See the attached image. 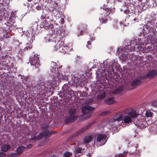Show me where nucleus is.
<instances>
[{"mask_svg": "<svg viewBox=\"0 0 157 157\" xmlns=\"http://www.w3.org/2000/svg\"><path fill=\"white\" fill-rule=\"evenodd\" d=\"M118 1L122 2L123 0H117Z\"/></svg>", "mask_w": 157, "mask_h": 157, "instance_id": "nucleus-61", "label": "nucleus"}, {"mask_svg": "<svg viewBox=\"0 0 157 157\" xmlns=\"http://www.w3.org/2000/svg\"><path fill=\"white\" fill-rule=\"evenodd\" d=\"M36 9L38 10H40L41 9V6L40 5H38L36 6Z\"/></svg>", "mask_w": 157, "mask_h": 157, "instance_id": "nucleus-50", "label": "nucleus"}, {"mask_svg": "<svg viewBox=\"0 0 157 157\" xmlns=\"http://www.w3.org/2000/svg\"><path fill=\"white\" fill-rule=\"evenodd\" d=\"M117 24H117V23H115V25H114V26H115V25L117 26Z\"/></svg>", "mask_w": 157, "mask_h": 157, "instance_id": "nucleus-58", "label": "nucleus"}, {"mask_svg": "<svg viewBox=\"0 0 157 157\" xmlns=\"http://www.w3.org/2000/svg\"><path fill=\"white\" fill-rule=\"evenodd\" d=\"M55 3L56 5V6H57L58 5V4L57 3Z\"/></svg>", "mask_w": 157, "mask_h": 157, "instance_id": "nucleus-60", "label": "nucleus"}, {"mask_svg": "<svg viewBox=\"0 0 157 157\" xmlns=\"http://www.w3.org/2000/svg\"><path fill=\"white\" fill-rule=\"evenodd\" d=\"M124 112L125 113H127L128 116L125 115L123 116V121H124V123H123V124H124V123L129 124L130 123H131L132 122V118L135 119L136 118L137 116V114L135 111H132L127 113L125 111Z\"/></svg>", "mask_w": 157, "mask_h": 157, "instance_id": "nucleus-6", "label": "nucleus"}, {"mask_svg": "<svg viewBox=\"0 0 157 157\" xmlns=\"http://www.w3.org/2000/svg\"><path fill=\"white\" fill-rule=\"evenodd\" d=\"M11 148V147L10 145L7 144H3L1 147V151L5 152L10 151Z\"/></svg>", "mask_w": 157, "mask_h": 157, "instance_id": "nucleus-17", "label": "nucleus"}, {"mask_svg": "<svg viewBox=\"0 0 157 157\" xmlns=\"http://www.w3.org/2000/svg\"><path fill=\"white\" fill-rule=\"evenodd\" d=\"M93 140V138L90 136H87L86 137L84 140V142L85 144L90 143Z\"/></svg>", "mask_w": 157, "mask_h": 157, "instance_id": "nucleus-30", "label": "nucleus"}, {"mask_svg": "<svg viewBox=\"0 0 157 157\" xmlns=\"http://www.w3.org/2000/svg\"><path fill=\"white\" fill-rule=\"evenodd\" d=\"M152 105L154 107L157 106V100L155 99L153 100L151 102Z\"/></svg>", "mask_w": 157, "mask_h": 157, "instance_id": "nucleus-39", "label": "nucleus"}, {"mask_svg": "<svg viewBox=\"0 0 157 157\" xmlns=\"http://www.w3.org/2000/svg\"><path fill=\"white\" fill-rule=\"evenodd\" d=\"M32 30H29L27 33L25 31L24 32L23 30V29H21L22 33L21 34V39L22 40H26L29 41L28 44L27 43V45L24 48L23 46H21L20 48V51L22 50H30L32 48L31 44L33 40H35V33L34 31V28L33 26L31 27Z\"/></svg>", "mask_w": 157, "mask_h": 157, "instance_id": "nucleus-1", "label": "nucleus"}, {"mask_svg": "<svg viewBox=\"0 0 157 157\" xmlns=\"http://www.w3.org/2000/svg\"><path fill=\"white\" fill-rule=\"evenodd\" d=\"M144 124H145L144 126H144H145V127L147 126V122L146 121H144Z\"/></svg>", "mask_w": 157, "mask_h": 157, "instance_id": "nucleus-54", "label": "nucleus"}, {"mask_svg": "<svg viewBox=\"0 0 157 157\" xmlns=\"http://www.w3.org/2000/svg\"><path fill=\"white\" fill-rule=\"evenodd\" d=\"M120 10L121 11H123V9H120Z\"/></svg>", "mask_w": 157, "mask_h": 157, "instance_id": "nucleus-59", "label": "nucleus"}, {"mask_svg": "<svg viewBox=\"0 0 157 157\" xmlns=\"http://www.w3.org/2000/svg\"><path fill=\"white\" fill-rule=\"evenodd\" d=\"M123 116L122 114L120 113H118L115 116L113 119V122H118L123 120Z\"/></svg>", "mask_w": 157, "mask_h": 157, "instance_id": "nucleus-21", "label": "nucleus"}, {"mask_svg": "<svg viewBox=\"0 0 157 157\" xmlns=\"http://www.w3.org/2000/svg\"><path fill=\"white\" fill-rule=\"evenodd\" d=\"M6 57H7V56H2V58L1 59H5V58H6Z\"/></svg>", "mask_w": 157, "mask_h": 157, "instance_id": "nucleus-56", "label": "nucleus"}, {"mask_svg": "<svg viewBox=\"0 0 157 157\" xmlns=\"http://www.w3.org/2000/svg\"><path fill=\"white\" fill-rule=\"evenodd\" d=\"M105 94L104 92L102 93L101 94L97 95V98L99 99H102L105 98Z\"/></svg>", "mask_w": 157, "mask_h": 157, "instance_id": "nucleus-33", "label": "nucleus"}, {"mask_svg": "<svg viewBox=\"0 0 157 157\" xmlns=\"http://www.w3.org/2000/svg\"><path fill=\"white\" fill-rule=\"evenodd\" d=\"M91 42L90 41H89L87 43V44L86 45V47L90 49L91 47Z\"/></svg>", "mask_w": 157, "mask_h": 157, "instance_id": "nucleus-45", "label": "nucleus"}, {"mask_svg": "<svg viewBox=\"0 0 157 157\" xmlns=\"http://www.w3.org/2000/svg\"><path fill=\"white\" fill-rule=\"evenodd\" d=\"M104 11L101 14V17L99 18L100 21H101L102 23L106 22L107 19L106 17L109 15V14L112 12V10L110 9L103 8Z\"/></svg>", "mask_w": 157, "mask_h": 157, "instance_id": "nucleus-10", "label": "nucleus"}, {"mask_svg": "<svg viewBox=\"0 0 157 157\" xmlns=\"http://www.w3.org/2000/svg\"><path fill=\"white\" fill-rule=\"evenodd\" d=\"M72 155L71 152L66 151L65 152L63 155V156L64 157H69L71 156Z\"/></svg>", "mask_w": 157, "mask_h": 157, "instance_id": "nucleus-36", "label": "nucleus"}, {"mask_svg": "<svg viewBox=\"0 0 157 157\" xmlns=\"http://www.w3.org/2000/svg\"><path fill=\"white\" fill-rule=\"evenodd\" d=\"M40 0H34V3H37L40 2Z\"/></svg>", "mask_w": 157, "mask_h": 157, "instance_id": "nucleus-55", "label": "nucleus"}, {"mask_svg": "<svg viewBox=\"0 0 157 157\" xmlns=\"http://www.w3.org/2000/svg\"><path fill=\"white\" fill-rule=\"evenodd\" d=\"M32 147V144H29L27 146V149H29L30 148Z\"/></svg>", "mask_w": 157, "mask_h": 157, "instance_id": "nucleus-52", "label": "nucleus"}, {"mask_svg": "<svg viewBox=\"0 0 157 157\" xmlns=\"http://www.w3.org/2000/svg\"><path fill=\"white\" fill-rule=\"evenodd\" d=\"M132 16V14L131 15H127L126 17L125 20L126 21L127 20L129 22V20H130V19H131V17Z\"/></svg>", "mask_w": 157, "mask_h": 157, "instance_id": "nucleus-43", "label": "nucleus"}, {"mask_svg": "<svg viewBox=\"0 0 157 157\" xmlns=\"http://www.w3.org/2000/svg\"><path fill=\"white\" fill-rule=\"evenodd\" d=\"M39 58L37 55H35L30 58V64L32 65H35L36 67L39 65Z\"/></svg>", "mask_w": 157, "mask_h": 157, "instance_id": "nucleus-13", "label": "nucleus"}, {"mask_svg": "<svg viewBox=\"0 0 157 157\" xmlns=\"http://www.w3.org/2000/svg\"><path fill=\"white\" fill-rule=\"evenodd\" d=\"M52 21V17L50 15H49L48 14H46V19L45 22H50Z\"/></svg>", "mask_w": 157, "mask_h": 157, "instance_id": "nucleus-34", "label": "nucleus"}, {"mask_svg": "<svg viewBox=\"0 0 157 157\" xmlns=\"http://www.w3.org/2000/svg\"><path fill=\"white\" fill-rule=\"evenodd\" d=\"M106 135L105 134H101L99 135L97 137V140L99 142H102V145L104 144L106 142L105 139L106 138Z\"/></svg>", "mask_w": 157, "mask_h": 157, "instance_id": "nucleus-15", "label": "nucleus"}, {"mask_svg": "<svg viewBox=\"0 0 157 157\" xmlns=\"http://www.w3.org/2000/svg\"><path fill=\"white\" fill-rule=\"evenodd\" d=\"M25 149V147H24L23 146H20V154L22 152V151L23 150H24Z\"/></svg>", "mask_w": 157, "mask_h": 157, "instance_id": "nucleus-49", "label": "nucleus"}, {"mask_svg": "<svg viewBox=\"0 0 157 157\" xmlns=\"http://www.w3.org/2000/svg\"><path fill=\"white\" fill-rule=\"evenodd\" d=\"M56 156L55 155H52L50 157H56Z\"/></svg>", "mask_w": 157, "mask_h": 157, "instance_id": "nucleus-57", "label": "nucleus"}, {"mask_svg": "<svg viewBox=\"0 0 157 157\" xmlns=\"http://www.w3.org/2000/svg\"><path fill=\"white\" fill-rule=\"evenodd\" d=\"M114 99V97L109 98L106 99L105 100V102L108 105H111L115 103V101Z\"/></svg>", "mask_w": 157, "mask_h": 157, "instance_id": "nucleus-23", "label": "nucleus"}, {"mask_svg": "<svg viewBox=\"0 0 157 157\" xmlns=\"http://www.w3.org/2000/svg\"><path fill=\"white\" fill-rule=\"evenodd\" d=\"M47 86H45L43 82L40 81L38 82V84L34 86H32V90L35 91L36 92L41 93V94L45 95L47 93L51 92L52 91V84L49 81Z\"/></svg>", "mask_w": 157, "mask_h": 157, "instance_id": "nucleus-2", "label": "nucleus"}, {"mask_svg": "<svg viewBox=\"0 0 157 157\" xmlns=\"http://www.w3.org/2000/svg\"><path fill=\"white\" fill-rule=\"evenodd\" d=\"M56 132L51 131H49L48 130H45L41 132L40 134L37 136H34L31 138L32 140H40L44 137L46 138H47L50 137L52 135L54 134Z\"/></svg>", "mask_w": 157, "mask_h": 157, "instance_id": "nucleus-5", "label": "nucleus"}, {"mask_svg": "<svg viewBox=\"0 0 157 157\" xmlns=\"http://www.w3.org/2000/svg\"><path fill=\"white\" fill-rule=\"evenodd\" d=\"M123 7H125L126 6H123Z\"/></svg>", "mask_w": 157, "mask_h": 157, "instance_id": "nucleus-64", "label": "nucleus"}, {"mask_svg": "<svg viewBox=\"0 0 157 157\" xmlns=\"http://www.w3.org/2000/svg\"><path fill=\"white\" fill-rule=\"evenodd\" d=\"M135 15L134 14H132V16H131V19L129 20V22H130L131 24H133L135 22H137L138 21V19L136 18V17H135Z\"/></svg>", "mask_w": 157, "mask_h": 157, "instance_id": "nucleus-27", "label": "nucleus"}, {"mask_svg": "<svg viewBox=\"0 0 157 157\" xmlns=\"http://www.w3.org/2000/svg\"><path fill=\"white\" fill-rule=\"evenodd\" d=\"M62 67V66H61L59 67L58 68H57L56 70V76L57 77V78L59 79L60 78L61 79V73L60 72H61V68Z\"/></svg>", "mask_w": 157, "mask_h": 157, "instance_id": "nucleus-28", "label": "nucleus"}, {"mask_svg": "<svg viewBox=\"0 0 157 157\" xmlns=\"http://www.w3.org/2000/svg\"><path fill=\"white\" fill-rule=\"evenodd\" d=\"M46 14H43L40 17L41 19L45 20L46 19Z\"/></svg>", "mask_w": 157, "mask_h": 157, "instance_id": "nucleus-48", "label": "nucleus"}, {"mask_svg": "<svg viewBox=\"0 0 157 157\" xmlns=\"http://www.w3.org/2000/svg\"><path fill=\"white\" fill-rule=\"evenodd\" d=\"M78 29L80 31L79 35L82 36L83 35V33L87 29V25L85 24H82L80 25L78 28Z\"/></svg>", "mask_w": 157, "mask_h": 157, "instance_id": "nucleus-19", "label": "nucleus"}, {"mask_svg": "<svg viewBox=\"0 0 157 157\" xmlns=\"http://www.w3.org/2000/svg\"><path fill=\"white\" fill-rule=\"evenodd\" d=\"M53 38V37L52 35L49 33L46 35V36L45 37V40L46 42L48 43L49 41L52 42V44H53V46H54L55 43L54 41H52Z\"/></svg>", "mask_w": 157, "mask_h": 157, "instance_id": "nucleus-20", "label": "nucleus"}, {"mask_svg": "<svg viewBox=\"0 0 157 157\" xmlns=\"http://www.w3.org/2000/svg\"><path fill=\"white\" fill-rule=\"evenodd\" d=\"M50 24L48 22H43L42 24H41L40 27L41 28H44L45 29L48 30V27Z\"/></svg>", "mask_w": 157, "mask_h": 157, "instance_id": "nucleus-31", "label": "nucleus"}, {"mask_svg": "<svg viewBox=\"0 0 157 157\" xmlns=\"http://www.w3.org/2000/svg\"><path fill=\"white\" fill-rule=\"evenodd\" d=\"M77 110L71 108L68 111L67 116H66L64 121L65 124L73 122L77 120L78 116L76 114Z\"/></svg>", "mask_w": 157, "mask_h": 157, "instance_id": "nucleus-4", "label": "nucleus"}, {"mask_svg": "<svg viewBox=\"0 0 157 157\" xmlns=\"http://www.w3.org/2000/svg\"><path fill=\"white\" fill-rule=\"evenodd\" d=\"M83 151V150L82 149V147H78L76 149L75 152L76 154L80 153V154L79 155H78V156H80L82 155V152Z\"/></svg>", "mask_w": 157, "mask_h": 157, "instance_id": "nucleus-32", "label": "nucleus"}, {"mask_svg": "<svg viewBox=\"0 0 157 157\" xmlns=\"http://www.w3.org/2000/svg\"><path fill=\"white\" fill-rule=\"evenodd\" d=\"M155 35H151L149 34L147 36V40L150 41L151 43H155L156 44V46H157V39Z\"/></svg>", "mask_w": 157, "mask_h": 157, "instance_id": "nucleus-16", "label": "nucleus"}, {"mask_svg": "<svg viewBox=\"0 0 157 157\" xmlns=\"http://www.w3.org/2000/svg\"><path fill=\"white\" fill-rule=\"evenodd\" d=\"M123 90V88L122 87L120 86L115 89L112 91V93L114 94H118L122 92Z\"/></svg>", "mask_w": 157, "mask_h": 157, "instance_id": "nucleus-26", "label": "nucleus"}, {"mask_svg": "<svg viewBox=\"0 0 157 157\" xmlns=\"http://www.w3.org/2000/svg\"><path fill=\"white\" fill-rule=\"evenodd\" d=\"M107 2L108 3L110 2L111 3H114L115 2L114 0H107Z\"/></svg>", "mask_w": 157, "mask_h": 157, "instance_id": "nucleus-51", "label": "nucleus"}, {"mask_svg": "<svg viewBox=\"0 0 157 157\" xmlns=\"http://www.w3.org/2000/svg\"><path fill=\"white\" fill-rule=\"evenodd\" d=\"M110 113V111H105L102 112L101 114L102 115L105 116V115L109 114Z\"/></svg>", "mask_w": 157, "mask_h": 157, "instance_id": "nucleus-41", "label": "nucleus"}, {"mask_svg": "<svg viewBox=\"0 0 157 157\" xmlns=\"http://www.w3.org/2000/svg\"><path fill=\"white\" fill-rule=\"evenodd\" d=\"M20 76H21V79L22 80V83H23L24 84L26 85L28 84V82L31 79V77L29 75L25 76L24 75H22Z\"/></svg>", "mask_w": 157, "mask_h": 157, "instance_id": "nucleus-18", "label": "nucleus"}, {"mask_svg": "<svg viewBox=\"0 0 157 157\" xmlns=\"http://www.w3.org/2000/svg\"><path fill=\"white\" fill-rule=\"evenodd\" d=\"M143 33L144 36H145V35L147 36L149 34L151 35L156 34L157 32L155 29L154 27L147 26L144 29Z\"/></svg>", "mask_w": 157, "mask_h": 157, "instance_id": "nucleus-9", "label": "nucleus"}, {"mask_svg": "<svg viewBox=\"0 0 157 157\" xmlns=\"http://www.w3.org/2000/svg\"><path fill=\"white\" fill-rule=\"evenodd\" d=\"M54 33L56 34V37L57 39H58V41H61V43H63L65 40L64 37L67 35L65 30L63 29L57 30L56 29L54 31Z\"/></svg>", "mask_w": 157, "mask_h": 157, "instance_id": "nucleus-8", "label": "nucleus"}, {"mask_svg": "<svg viewBox=\"0 0 157 157\" xmlns=\"http://www.w3.org/2000/svg\"><path fill=\"white\" fill-rule=\"evenodd\" d=\"M32 0H28V1L29 2H30Z\"/></svg>", "mask_w": 157, "mask_h": 157, "instance_id": "nucleus-62", "label": "nucleus"}, {"mask_svg": "<svg viewBox=\"0 0 157 157\" xmlns=\"http://www.w3.org/2000/svg\"><path fill=\"white\" fill-rule=\"evenodd\" d=\"M94 107L85 105L82 109V111L84 117L85 119H88L92 114L91 111L94 109Z\"/></svg>", "mask_w": 157, "mask_h": 157, "instance_id": "nucleus-7", "label": "nucleus"}, {"mask_svg": "<svg viewBox=\"0 0 157 157\" xmlns=\"http://www.w3.org/2000/svg\"><path fill=\"white\" fill-rule=\"evenodd\" d=\"M60 48L63 51V52H64L66 53H68L69 52L71 51L72 49L71 48H70L67 45L61 46Z\"/></svg>", "mask_w": 157, "mask_h": 157, "instance_id": "nucleus-25", "label": "nucleus"}, {"mask_svg": "<svg viewBox=\"0 0 157 157\" xmlns=\"http://www.w3.org/2000/svg\"><path fill=\"white\" fill-rule=\"evenodd\" d=\"M5 152L2 151L0 152V157H3L6 156V154L5 153Z\"/></svg>", "mask_w": 157, "mask_h": 157, "instance_id": "nucleus-46", "label": "nucleus"}, {"mask_svg": "<svg viewBox=\"0 0 157 157\" xmlns=\"http://www.w3.org/2000/svg\"><path fill=\"white\" fill-rule=\"evenodd\" d=\"M60 21L61 22V24H63L64 23V19L63 18H61Z\"/></svg>", "mask_w": 157, "mask_h": 157, "instance_id": "nucleus-53", "label": "nucleus"}, {"mask_svg": "<svg viewBox=\"0 0 157 157\" xmlns=\"http://www.w3.org/2000/svg\"><path fill=\"white\" fill-rule=\"evenodd\" d=\"M126 153L125 152H124L122 153L116 155L115 157L117 156V157H126Z\"/></svg>", "mask_w": 157, "mask_h": 157, "instance_id": "nucleus-38", "label": "nucleus"}, {"mask_svg": "<svg viewBox=\"0 0 157 157\" xmlns=\"http://www.w3.org/2000/svg\"><path fill=\"white\" fill-rule=\"evenodd\" d=\"M144 44L143 40L141 38H139L138 41H137L136 39L131 40L130 44H127V45H125L124 48L125 49H127L131 52L134 51L136 48L137 51L140 50Z\"/></svg>", "mask_w": 157, "mask_h": 157, "instance_id": "nucleus-3", "label": "nucleus"}, {"mask_svg": "<svg viewBox=\"0 0 157 157\" xmlns=\"http://www.w3.org/2000/svg\"><path fill=\"white\" fill-rule=\"evenodd\" d=\"M150 132H153L154 134H157V126L155 124H152L149 127Z\"/></svg>", "mask_w": 157, "mask_h": 157, "instance_id": "nucleus-24", "label": "nucleus"}, {"mask_svg": "<svg viewBox=\"0 0 157 157\" xmlns=\"http://www.w3.org/2000/svg\"><path fill=\"white\" fill-rule=\"evenodd\" d=\"M50 67V69L52 70L53 73H54V74L56 73V69L57 67V66L56 63L53 61L51 62Z\"/></svg>", "mask_w": 157, "mask_h": 157, "instance_id": "nucleus-22", "label": "nucleus"}, {"mask_svg": "<svg viewBox=\"0 0 157 157\" xmlns=\"http://www.w3.org/2000/svg\"><path fill=\"white\" fill-rule=\"evenodd\" d=\"M18 153H12L8 156V157H16L20 153V146H18L16 150Z\"/></svg>", "mask_w": 157, "mask_h": 157, "instance_id": "nucleus-29", "label": "nucleus"}, {"mask_svg": "<svg viewBox=\"0 0 157 157\" xmlns=\"http://www.w3.org/2000/svg\"><path fill=\"white\" fill-rule=\"evenodd\" d=\"M157 75V72L153 70L149 71L146 75L141 76V78L144 79L147 78H153Z\"/></svg>", "mask_w": 157, "mask_h": 157, "instance_id": "nucleus-14", "label": "nucleus"}, {"mask_svg": "<svg viewBox=\"0 0 157 157\" xmlns=\"http://www.w3.org/2000/svg\"><path fill=\"white\" fill-rule=\"evenodd\" d=\"M94 122L93 121L88 124L86 126L81 128L79 131L74 133L72 135V136L74 137L79 136L84 132L86 130L88 129L91 127L92 125L94 124Z\"/></svg>", "mask_w": 157, "mask_h": 157, "instance_id": "nucleus-11", "label": "nucleus"}, {"mask_svg": "<svg viewBox=\"0 0 157 157\" xmlns=\"http://www.w3.org/2000/svg\"><path fill=\"white\" fill-rule=\"evenodd\" d=\"M113 65L111 64L109 65V67L108 69V71H111L113 72L114 71V69H113Z\"/></svg>", "mask_w": 157, "mask_h": 157, "instance_id": "nucleus-37", "label": "nucleus"}, {"mask_svg": "<svg viewBox=\"0 0 157 157\" xmlns=\"http://www.w3.org/2000/svg\"><path fill=\"white\" fill-rule=\"evenodd\" d=\"M149 0V1H150V0ZM155 0H151V1H153V2H154V1H155Z\"/></svg>", "mask_w": 157, "mask_h": 157, "instance_id": "nucleus-63", "label": "nucleus"}, {"mask_svg": "<svg viewBox=\"0 0 157 157\" xmlns=\"http://www.w3.org/2000/svg\"><path fill=\"white\" fill-rule=\"evenodd\" d=\"M54 26L52 24H50L49 25H48V30H51L52 31V29H53Z\"/></svg>", "mask_w": 157, "mask_h": 157, "instance_id": "nucleus-40", "label": "nucleus"}, {"mask_svg": "<svg viewBox=\"0 0 157 157\" xmlns=\"http://www.w3.org/2000/svg\"><path fill=\"white\" fill-rule=\"evenodd\" d=\"M49 127V126L48 124L44 125L42 126L41 128L42 129L45 130V129L48 128Z\"/></svg>", "mask_w": 157, "mask_h": 157, "instance_id": "nucleus-42", "label": "nucleus"}, {"mask_svg": "<svg viewBox=\"0 0 157 157\" xmlns=\"http://www.w3.org/2000/svg\"><path fill=\"white\" fill-rule=\"evenodd\" d=\"M141 76L137 78L134 79L131 83V86L133 88H135L137 86L140 85L142 83V80L144 79L141 78Z\"/></svg>", "mask_w": 157, "mask_h": 157, "instance_id": "nucleus-12", "label": "nucleus"}, {"mask_svg": "<svg viewBox=\"0 0 157 157\" xmlns=\"http://www.w3.org/2000/svg\"><path fill=\"white\" fill-rule=\"evenodd\" d=\"M153 113L150 110H147L146 113V117H151L152 116Z\"/></svg>", "mask_w": 157, "mask_h": 157, "instance_id": "nucleus-35", "label": "nucleus"}, {"mask_svg": "<svg viewBox=\"0 0 157 157\" xmlns=\"http://www.w3.org/2000/svg\"><path fill=\"white\" fill-rule=\"evenodd\" d=\"M124 13L126 14H128L130 13V11L128 9V8L127 9L124 10Z\"/></svg>", "mask_w": 157, "mask_h": 157, "instance_id": "nucleus-44", "label": "nucleus"}, {"mask_svg": "<svg viewBox=\"0 0 157 157\" xmlns=\"http://www.w3.org/2000/svg\"><path fill=\"white\" fill-rule=\"evenodd\" d=\"M92 101V100L91 99H89L88 101H87L85 102V104L86 105H87L89 104Z\"/></svg>", "mask_w": 157, "mask_h": 157, "instance_id": "nucleus-47", "label": "nucleus"}]
</instances>
